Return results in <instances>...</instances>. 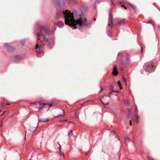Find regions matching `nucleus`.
<instances>
[{"mask_svg":"<svg viewBox=\"0 0 160 160\" xmlns=\"http://www.w3.org/2000/svg\"><path fill=\"white\" fill-rule=\"evenodd\" d=\"M64 17L65 19V23L66 24L71 27H73L74 29L77 28L82 31L81 28L82 25L89 27L92 23V22L89 20H87L86 18L82 20L80 14H78L77 12L75 10H73L71 13V12L68 10H66L64 11H62L61 10L57 11L56 15L55 16V18L56 19H59L61 17Z\"/></svg>","mask_w":160,"mask_h":160,"instance_id":"1","label":"nucleus"},{"mask_svg":"<svg viewBox=\"0 0 160 160\" xmlns=\"http://www.w3.org/2000/svg\"><path fill=\"white\" fill-rule=\"evenodd\" d=\"M143 67L147 70V71L149 72H152L154 71L155 68L153 65V63L152 62H150L148 63V66L145 64L143 65Z\"/></svg>","mask_w":160,"mask_h":160,"instance_id":"2","label":"nucleus"},{"mask_svg":"<svg viewBox=\"0 0 160 160\" xmlns=\"http://www.w3.org/2000/svg\"><path fill=\"white\" fill-rule=\"evenodd\" d=\"M47 26L46 25H43L40 26L39 28V29L41 32H42V31L43 30L45 33L47 35H51L52 34V30L47 29Z\"/></svg>","mask_w":160,"mask_h":160,"instance_id":"3","label":"nucleus"},{"mask_svg":"<svg viewBox=\"0 0 160 160\" xmlns=\"http://www.w3.org/2000/svg\"><path fill=\"white\" fill-rule=\"evenodd\" d=\"M53 1L55 4L59 6L62 9H64L66 7L65 3L63 1L53 0Z\"/></svg>","mask_w":160,"mask_h":160,"instance_id":"4","label":"nucleus"},{"mask_svg":"<svg viewBox=\"0 0 160 160\" xmlns=\"http://www.w3.org/2000/svg\"><path fill=\"white\" fill-rule=\"evenodd\" d=\"M110 97L109 96H104L102 99L106 101V102H104L102 100H100V101L102 102V104L104 106V107L105 108V105H107L108 103V99Z\"/></svg>","mask_w":160,"mask_h":160,"instance_id":"5","label":"nucleus"},{"mask_svg":"<svg viewBox=\"0 0 160 160\" xmlns=\"http://www.w3.org/2000/svg\"><path fill=\"white\" fill-rule=\"evenodd\" d=\"M5 48L8 52H10L14 50V47H11L7 43L5 44Z\"/></svg>","mask_w":160,"mask_h":160,"instance_id":"6","label":"nucleus"},{"mask_svg":"<svg viewBox=\"0 0 160 160\" xmlns=\"http://www.w3.org/2000/svg\"><path fill=\"white\" fill-rule=\"evenodd\" d=\"M55 45L54 42L52 38L49 39L48 45L50 49L52 48Z\"/></svg>","mask_w":160,"mask_h":160,"instance_id":"7","label":"nucleus"},{"mask_svg":"<svg viewBox=\"0 0 160 160\" xmlns=\"http://www.w3.org/2000/svg\"><path fill=\"white\" fill-rule=\"evenodd\" d=\"M113 74L116 76L118 75V72L117 71V68L116 66H114V68L113 70Z\"/></svg>","mask_w":160,"mask_h":160,"instance_id":"8","label":"nucleus"},{"mask_svg":"<svg viewBox=\"0 0 160 160\" xmlns=\"http://www.w3.org/2000/svg\"><path fill=\"white\" fill-rule=\"evenodd\" d=\"M65 1L68 2L69 3H70L72 2L74 4H77L78 2L77 0H65Z\"/></svg>","mask_w":160,"mask_h":160,"instance_id":"9","label":"nucleus"},{"mask_svg":"<svg viewBox=\"0 0 160 160\" xmlns=\"http://www.w3.org/2000/svg\"><path fill=\"white\" fill-rule=\"evenodd\" d=\"M64 23L62 21L59 22L58 23V26L60 28H62L63 27Z\"/></svg>","mask_w":160,"mask_h":160,"instance_id":"10","label":"nucleus"},{"mask_svg":"<svg viewBox=\"0 0 160 160\" xmlns=\"http://www.w3.org/2000/svg\"><path fill=\"white\" fill-rule=\"evenodd\" d=\"M15 57L17 59H22L24 57V55L23 54H20L16 56Z\"/></svg>","mask_w":160,"mask_h":160,"instance_id":"11","label":"nucleus"},{"mask_svg":"<svg viewBox=\"0 0 160 160\" xmlns=\"http://www.w3.org/2000/svg\"><path fill=\"white\" fill-rule=\"evenodd\" d=\"M42 37L43 38L45 42H48L49 41V39L48 38L46 37V36L44 34H42Z\"/></svg>","mask_w":160,"mask_h":160,"instance_id":"12","label":"nucleus"},{"mask_svg":"<svg viewBox=\"0 0 160 160\" xmlns=\"http://www.w3.org/2000/svg\"><path fill=\"white\" fill-rule=\"evenodd\" d=\"M37 127L38 126L35 128L33 127H31L28 130L32 132H33L35 131Z\"/></svg>","mask_w":160,"mask_h":160,"instance_id":"13","label":"nucleus"},{"mask_svg":"<svg viewBox=\"0 0 160 160\" xmlns=\"http://www.w3.org/2000/svg\"><path fill=\"white\" fill-rule=\"evenodd\" d=\"M46 104H48V103H42H42H40V104H39V105H41V106L40 107H37V108H38V109H39V110H41V109L42 108H43V107H44V106L45 105H46Z\"/></svg>","mask_w":160,"mask_h":160,"instance_id":"14","label":"nucleus"},{"mask_svg":"<svg viewBox=\"0 0 160 160\" xmlns=\"http://www.w3.org/2000/svg\"><path fill=\"white\" fill-rule=\"evenodd\" d=\"M60 111L61 112V114L60 115H59L56 117V118H58L60 116H64V111L62 109H61L60 110Z\"/></svg>","mask_w":160,"mask_h":160,"instance_id":"15","label":"nucleus"},{"mask_svg":"<svg viewBox=\"0 0 160 160\" xmlns=\"http://www.w3.org/2000/svg\"><path fill=\"white\" fill-rule=\"evenodd\" d=\"M125 23L124 21L123 20L119 21L118 22V24L119 25H123Z\"/></svg>","mask_w":160,"mask_h":160,"instance_id":"16","label":"nucleus"},{"mask_svg":"<svg viewBox=\"0 0 160 160\" xmlns=\"http://www.w3.org/2000/svg\"><path fill=\"white\" fill-rule=\"evenodd\" d=\"M130 141V139L128 137H126L125 139V144L127 145L128 142Z\"/></svg>","mask_w":160,"mask_h":160,"instance_id":"17","label":"nucleus"},{"mask_svg":"<svg viewBox=\"0 0 160 160\" xmlns=\"http://www.w3.org/2000/svg\"><path fill=\"white\" fill-rule=\"evenodd\" d=\"M112 17H111V18L110 19V23H108V25L110 26L111 28H112V26H113L112 22Z\"/></svg>","mask_w":160,"mask_h":160,"instance_id":"18","label":"nucleus"},{"mask_svg":"<svg viewBox=\"0 0 160 160\" xmlns=\"http://www.w3.org/2000/svg\"><path fill=\"white\" fill-rule=\"evenodd\" d=\"M48 120V118H46L44 120H40L39 119H38V122H47Z\"/></svg>","mask_w":160,"mask_h":160,"instance_id":"19","label":"nucleus"},{"mask_svg":"<svg viewBox=\"0 0 160 160\" xmlns=\"http://www.w3.org/2000/svg\"><path fill=\"white\" fill-rule=\"evenodd\" d=\"M125 58H126V60L128 62H129V54H128L126 53Z\"/></svg>","mask_w":160,"mask_h":160,"instance_id":"20","label":"nucleus"},{"mask_svg":"<svg viewBox=\"0 0 160 160\" xmlns=\"http://www.w3.org/2000/svg\"><path fill=\"white\" fill-rule=\"evenodd\" d=\"M43 53V52L42 51H41L39 52H38L36 53V55L38 57V56L41 55Z\"/></svg>","mask_w":160,"mask_h":160,"instance_id":"21","label":"nucleus"},{"mask_svg":"<svg viewBox=\"0 0 160 160\" xmlns=\"http://www.w3.org/2000/svg\"><path fill=\"white\" fill-rule=\"evenodd\" d=\"M59 155L61 157H62L63 158H65L64 153L63 152H61V151H59Z\"/></svg>","mask_w":160,"mask_h":160,"instance_id":"22","label":"nucleus"},{"mask_svg":"<svg viewBox=\"0 0 160 160\" xmlns=\"http://www.w3.org/2000/svg\"><path fill=\"white\" fill-rule=\"evenodd\" d=\"M117 83L120 89H121L122 88V87L121 86L120 82L119 81H118L117 82Z\"/></svg>","mask_w":160,"mask_h":160,"instance_id":"23","label":"nucleus"},{"mask_svg":"<svg viewBox=\"0 0 160 160\" xmlns=\"http://www.w3.org/2000/svg\"><path fill=\"white\" fill-rule=\"evenodd\" d=\"M114 86L112 84H111L109 87V89L110 90H112L113 89Z\"/></svg>","mask_w":160,"mask_h":160,"instance_id":"24","label":"nucleus"},{"mask_svg":"<svg viewBox=\"0 0 160 160\" xmlns=\"http://www.w3.org/2000/svg\"><path fill=\"white\" fill-rule=\"evenodd\" d=\"M120 63L122 65L123 63V60L122 58H121L120 60Z\"/></svg>","mask_w":160,"mask_h":160,"instance_id":"25","label":"nucleus"},{"mask_svg":"<svg viewBox=\"0 0 160 160\" xmlns=\"http://www.w3.org/2000/svg\"><path fill=\"white\" fill-rule=\"evenodd\" d=\"M108 36H112V34L111 32L110 31H108Z\"/></svg>","mask_w":160,"mask_h":160,"instance_id":"26","label":"nucleus"},{"mask_svg":"<svg viewBox=\"0 0 160 160\" xmlns=\"http://www.w3.org/2000/svg\"><path fill=\"white\" fill-rule=\"evenodd\" d=\"M112 132H113L115 133L116 134V136L118 138H119L118 137V135L117 134L116 132L114 130H112L111 131Z\"/></svg>","mask_w":160,"mask_h":160,"instance_id":"27","label":"nucleus"},{"mask_svg":"<svg viewBox=\"0 0 160 160\" xmlns=\"http://www.w3.org/2000/svg\"><path fill=\"white\" fill-rule=\"evenodd\" d=\"M119 4H120V5L122 7H124V8L125 9H126L125 7L124 6L122 2H120L119 3Z\"/></svg>","mask_w":160,"mask_h":160,"instance_id":"28","label":"nucleus"},{"mask_svg":"<svg viewBox=\"0 0 160 160\" xmlns=\"http://www.w3.org/2000/svg\"><path fill=\"white\" fill-rule=\"evenodd\" d=\"M130 6H131V7L133 8V9L134 10H135V9H136V8L135 6H134L133 5H132V4H131Z\"/></svg>","mask_w":160,"mask_h":160,"instance_id":"29","label":"nucleus"},{"mask_svg":"<svg viewBox=\"0 0 160 160\" xmlns=\"http://www.w3.org/2000/svg\"><path fill=\"white\" fill-rule=\"evenodd\" d=\"M97 1H95L94 3V5L93 6V9H95L96 8V4Z\"/></svg>","mask_w":160,"mask_h":160,"instance_id":"30","label":"nucleus"},{"mask_svg":"<svg viewBox=\"0 0 160 160\" xmlns=\"http://www.w3.org/2000/svg\"><path fill=\"white\" fill-rule=\"evenodd\" d=\"M45 44H42L39 47V49H40L41 48H42L44 46Z\"/></svg>","mask_w":160,"mask_h":160,"instance_id":"31","label":"nucleus"},{"mask_svg":"<svg viewBox=\"0 0 160 160\" xmlns=\"http://www.w3.org/2000/svg\"><path fill=\"white\" fill-rule=\"evenodd\" d=\"M73 132L72 130H70L69 131V132L68 133V135L70 134H71V135H73Z\"/></svg>","mask_w":160,"mask_h":160,"instance_id":"32","label":"nucleus"},{"mask_svg":"<svg viewBox=\"0 0 160 160\" xmlns=\"http://www.w3.org/2000/svg\"><path fill=\"white\" fill-rule=\"evenodd\" d=\"M36 34L38 38H39V37L40 34L39 32H36Z\"/></svg>","mask_w":160,"mask_h":160,"instance_id":"33","label":"nucleus"},{"mask_svg":"<svg viewBox=\"0 0 160 160\" xmlns=\"http://www.w3.org/2000/svg\"><path fill=\"white\" fill-rule=\"evenodd\" d=\"M58 145H59V150H61V145L59 144V142H58Z\"/></svg>","mask_w":160,"mask_h":160,"instance_id":"34","label":"nucleus"},{"mask_svg":"<svg viewBox=\"0 0 160 160\" xmlns=\"http://www.w3.org/2000/svg\"><path fill=\"white\" fill-rule=\"evenodd\" d=\"M68 122V121L67 119H65V120H61V121H60V122Z\"/></svg>","mask_w":160,"mask_h":160,"instance_id":"35","label":"nucleus"},{"mask_svg":"<svg viewBox=\"0 0 160 160\" xmlns=\"http://www.w3.org/2000/svg\"><path fill=\"white\" fill-rule=\"evenodd\" d=\"M14 62H16V63H18L19 62V61L18 60H16V59L14 60Z\"/></svg>","mask_w":160,"mask_h":160,"instance_id":"36","label":"nucleus"},{"mask_svg":"<svg viewBox=\"0 0 160 160\" xmlns=\"http://www.w3.org/2000/svg\"><path fill=\"white\" fill-rule=\"evenodd\" d=\"M5 106L4 105H3L2 103L0 102V107H4Z\"/></svg>","mask_w":160,"mask_h":160,"instance_id":"37","label":"nucleus"},{"mask_svg":"<svg viewBox=\"0 0 160 160\" xmlns=\"http://www.w3.org/2000/svg\"><path fill=\"white\" fill-rule=\"evenodd\" d=\"M22 46H23L24 45L25 42H24V40H23L22 41Z\"/></svg>","mask_w":160,"mask_h":160,"instance_id":"38","label":"nucleus"},{"mask_svg":"<svg viewBox=\"0 0 160 160\" xmlns=\"http://www.w3.org/2000/svg\"><path fill=\"white\" fill-rule=\"evenodd\" d=\"M148 158L149 160H154L152 158L150 157H148Z\"/></svg>","mask_w":160,"mask_h":160,"instance_id":"39","label":"nucleus"},{"mask_svg":"<svg viewBox=\"0 0 160 160\" xmlns=\"http://www.w3.org/2000/svg\"><path fill=\"white\" fill-rule=\"evenodd\" d=\"M126 2L130 6L132 4L130 3L129 2H128L127 0L126 1Z\"/></svg>","mask_w":160,"mask_h":160,"instance_id":"40","label":"nucleus"},{"mask_svg":"<svg viewBox=\"0 0 160 160\" xmlns=\"http://www.w3.org/2000/svg\"><path fill=\"white\" fill-rule=\"evenodd\" d=\"M47 105H48L49 106V108L48 109V110L49 109V108L52 106V105L51 104H48Z\"/></svg>","mask_w":160,"mask_h":160,"instance_id":"41","label":"nucleus"},{"mask_svg":"<svg viewBox=\"0 0 160 160\" xmlns=\"http://www.w3.org/2000/svg\"><path fill=\"white\" fill-rule=\"evenodd\" d=\"M122 54L120 52H118V56H122Z\"/></svg>","mask_w":160,"mask_h":160,"instance_id":"42","label":"nucleus"},{"mask_svg":"<svg viewBox=\"0 0 160 160\" xmlns=\"http://www.w3.org/2000/svg\"><path fill=\"white\" fill-rule=\"evenodd\" d=\"M123 80L124 81L125 84H127V82H126V80L125 78H123Z\"/></svg>","mask_w":160,"mask_h":160,"instance_id":"43","label":"nucleus"},{"mask_svg":"<svg viewBox=\"0 0 160 160\" xmlns=\"http://www.w3.org/2000/svg\"><path fill=\"white\" fill-rule=\"evenodd\" d=\"M110 1H111V3L112 4V5H113L114 6H115V4H114V3H113V2L112 0H110Z\"/></svg>","mask_w":160,"mask_h":160,"instance_id":"44","label":"nucleus"},{"mask_svg":"<svg viewBox=\"0 0 160 160\" xmlns=\"http://www.w3.org/2000/svg\"><path fill=\"white\" fill-rule=\"evenodd\" d=\"M128 117L129 116V115H130V111L129 110H128Z\"/></svg>","mask_w":160,"mask_h":160,"instance_id":"45","label":"nucleus"},{"mask_svg":"<svg viewBox=\"0 0 160 160\" xmlns=\"http://www.w3.org/2000/svg\"><path fill=\"white\" fill-rule=\"evenodd\" d=\"M120 91V90H115L114 91V92H118Z\"/></svg>","mask_w":160,"mask_h":160,"instance_id":"46","label":"nucleus"},{"mask_svg":"<svg viewBox=\"0 0 160 160\" xmlns=\"http://www.w3.org/2000/svg\"><path fill=\"white\" fill-rule=\"evenodd\" d=\"M134 105H135V107H136V110H135V111H137L138 110L137 107V106H136V104H135V103H134Z\"/></svg>","mask_w":160,"mask_h":160,"instance_id":"47","label":"nucleus"},{"mask_svg":"<svg viewBox=\"0 0 160 160\" xmlns=\"http://www.w3.org/2000/svg\"><path fill=\"white\" fill-rule=\"evenodd\" d=\"M97 1V2L96 3H99V2H100V1L99 0H97V1Z\"/></svg>","mask_w":160,"mask_h":160,"instance_id":"48","label":"nucleus"},{"mask_svg":"<svg viewBox=\"0 0 160 160\" xmlns=\"http://www.w3.org/2000/svg\"><path fill=\"white\" fill-rule=\"evenodd\" d=\"M129 124L130 125H132V122L131 121H130L129 122Z\"/></svg>","mask_w":160,"mask_h":160,"instance_id":"49","label":"nucleus"},{"mask_svg":"<svg viewBox=\"0 0 160 160\" xmlns=\"http://www.w3.org/2000/svg\"><path fill=\"white\" fill-rule=\"evenodd\" d=\"M129 101L128 100H127V105H128L129 104Z\"/></svg>","mask_w":160,"mask_h":160,"instance_id":"50","label":"nucleus"},{"mask_svg":"<svg viewBox=\"0 0 160 160\" xmlns=\"http://www.w3.org/2000/svg\"><path fill=\"white\" fill-rule=\"evenodd\" d=\"M68 123H73V122H72V121H70V122H68Z\"/></svg>","mask_w":160,"mask_h":160,"instance_id":"51","label":"nucleus"},{"mask_svg":"<svg viewBox=\"0 0 160 160\" xmlns=\"http://www.w3.org/2000/svg\"><path fill=\"white\" fill-rule=\"evenodd\" d=\"M5 113V111H3V112L2 113V114L1 115H4V114Z\"/></svg>","mask_w":160,"mask_h":160,"instance_id":"52","label":"nucleus"},{"mask_svg":"<svg viewBox=\"0 0 160 160\" xmlns=\"http://www.w3.org/2000/svg\"><path fill=\"white\" fill-rule=\"evenodd\" d=\"M111 92H110V94H111V93H112V92H114V91H113V90H111Z\"/></svg>","mask_w":160,"mask_h":160,"instance_id":"53","label":"nucleus"},{"mask_svg":"<svg viewBox=\"0 0 160 160\" xmlns=\"http://www.w3.org/2000/svg\"><path fill=\"white\" fill-rule=\"evenodd\" d=\"M111 92H110V94H111V93H112V92H114V91H113V90H111Z\"/></svg>","mask_w":160,"mask_h":160,"instance_id":"54","label":"nucleus"},{"mask_svg":"<svg viewBox=\"0 0 160 160\" xmlns=\"http://www.w3.org/2000/svg\"><path fill=\"white\" fill-rule=\"evenodd\" d=\"M141 52H142V46H141Z\"/></svg>","mask_w":160,"mask_h":160,"instance_id":"55","label":"nucleus"},{"mask_svg":"<svg viewBox=\"0 0 160 160\" xmlns=\"http://www.w3.org/2000/svg\"><path fill=\"white\" fill-rule=\"evenodd\" d=\"M74 137V138H76V136L74 135L73 134V135H72Z\"/></svg>","mask_w":160,"mask_h":160,"instance_id":"56","label":"nucleus"},{"mask_svg":"<svg viewBox=\"0 0 160 160\" xmlns=\"http://www.w3.org/2000/svg\"><path fill=\"white\" fill-rule=\"evenodd\" d=\"M103 89V88H101V90H100V91H99V92H100V91H102V90Z\"/></svg>","mask_w":160,"mask_h":160,"instance_id":"57","label":"nucleus"},{"mask_svg":"<svg viewBox=\"0 0 160 160\" xmlns=\"http://www.w3.org/2000/svg\"><path fill=\"white\" fill-rule=\"evenodd\" d=\"M132 121L133 122V123L135 122V120L134 119H132Z\"/></svg>","mask_w":160,"mask_h":160,"instance_id":"58","label":"nucleus"},{"mask_svg":"<svg viewBox=\"0 0 160 160\" xmlns=\"http://www.w3.org/2000/svg\"><path fill=\"white\" fill-rule=\"evenodd\" d=\"M147 23H151L150 21H148L147 22Z\"/></svg>","mask_w":160,"mask_h":160,"instance_id":"59","label":"nucleus"},{"mask_svg":"<svg viewBox=\"0 0 160 160\" xmlns=\"http://www.w3.org/2000/svg\"><path fill=\"white\" fill-rule=\"evenodd\" d=\"M135 117L137 119L138 118V117L137 116H135Z\"/></svg>","mask_w":160,"mask_h":160,"instance_id":"60","label":"nucleus"},{"mask_svg":"<svg viewBox=\"0 0 160 160\" xmlns=\"http://www.w3.org/2000/svg\"><path fill=\"white\" fill-rule=\"evenodd\" d=\"M38 47V46H37L36 47V48L35 49H37Z\"/></svg>","mask_w":160,"mask_h":160,"instance_id":"61","label":"nucleus"},{"mask_svg":"<svg viewBox=\"0 0 160 160\" xmlns=\"http://www.w3.org/2000/svg\"><path fill=\"white\" fill-rule=\"evenodd\" d=\"M158 28H159V29H160V25L158 26Z\"/></svg>","mask_w":160,"mask_h":160,"instance_id":"62","label":"nucleus"},{"mask_svg":"<svg viewBox=\"0 0 160 160\" xmlns=\"http://www.w3.org/2000/svg\"><path fill=\"white\" fill-rule=\"evenodd\" d=\"M124 102L125 103H126V101H125V100H124Z\"/></svg>","mask_w":160,"mask_h":160,"instance_id":"63","label":"nucleus"},{"mask_svg":"<svg viewBox=\"0 0 160 160\" xmlns=\"http://www.w3.org/2000/svg\"><path fill=\"white\" fill-rule=\"evenodd\" d=\"M94 20L95 21H96V19H95V18H94Z\"/></svg>","mask_w":160,"mask_h":160,"instance_id":"64","label":"nucleus"}]
</instances>
